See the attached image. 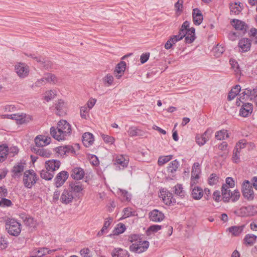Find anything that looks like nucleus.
<instances>
[{"mask_svg": "<svg viewBox=\"0 0 257 257\" xmlns=\"http://www.w3.org/2000/svg\"><path fill=\"white\" fill-rule=\"evenodd\" d=\"M234 213L240 216H252L257 213V207L250 205L243 206L235 211Z\"/></svg>", "mask_w": 257, "mask_h": 257, "instance_id": "0eeeda50", "label": "nucleus"}, {"mask_svg": "<svg viewBox=\"0 0 257 257\" xmlns=\"http://www.w3.org/2000/svg\"><path fill=\"white\" fill-rule=\"evenodd\" d=\"M164 214L157 209H154L149 213V218L154 222H161L164 219Z\"/></svg>", "mask_w": 257, "mask_h": 257, "instance_id": "a211bd4d", "label": "nucleus"}, {"mask_svg": "<svg viewBox=\"0 0 257 257\" xmlns=\"http://www.w3.org/2000/svg\"><path fill=\"white\" fill-rule=\"evenodd\" d=\"M179 166V163L178 161L176 160H174L169 164L167 171L168 173H174L177 171Z\"/></svg>", "mask_w": 257, "mask_h": 257, "instance_id": "c9c22d12", "label": "nucleus"}, {"mask_svg": "<svg viewBox=\"0 0 257 257\" xmlns=\"http://www.w3.org/2000/svg\"><path fill=\"white\" fill-rule=\"evenodd\" d=\"M55 249L49 250L47 248H40L35 250V253L39 254L42 257H46L45 255L47 254H51L52 252L55 251Z\"/></svg>", "mask_w": 257, "mask_h": 257, "instance_id": "58836bf2", "label": "nucleus"}, {"mask_svg": "<svg viewBox=\"0 0 257 257\" xmlns=\"http://www.w3.org/2000/svg\"><path fill=\"white\" fill-rule=\"evenodd\" d=\"M140 130L135 126L130 127L127 133L130 137H135L139 136Z\"/></svg>", "mask_w": 257, "mask_h": 257, "instance_id": "8fccbe9b", "label": "nucleus"}, {"mask_svg": "<svg viewBox=\"0 0 257 257\" xmlns=\"http://www.w3.org/2000/svg\"><path fill=\"white\" fill-rule=\"evenodd\" d=\"M231 24L237 30H240L242 32H245L246 30L247 25L246 24L239 20H232L231 22Z\"/></svg>", "mask_w": 257, "mask_h": 257, "instance_id": "393cba45", "label": "nucleus"}, {"mask_svg": "<svg viewBox=\"0 0 257 257\" xmlns=\"http://www.w3.org/2000/svg\"><path fill=\"white\" fill-rule=\"evenodd\" d=\"M74 198V195L72 191L64 190L61 195L60 200L62 203L68 204L72 202Z\"/></svg>", "mask_w": 257, "mask_h": 257, "instance_id": "4468645a", "label": "nucleus"}, {"mask_svg": "<svg viewBox=\"0 0 257 257\" xmlns=\"http://www.w3.org/2000/svg\"><path fill=\"white\" fill-rule=\"evenodd\" d=\"M60 162L57 160H50L45 162V167L48 171L54 173L60 166Z\"/></svg>", "mask_w": 257, "mask_h": 257, "instance_id": "6ab92c4d", "label": "nucleus"}, {"mask_svg": "<svg viewBox=\"0 0 257 257\" xmlns=\"http://www.w3.org/2000/svg\"><path fill=\"white\" fill-rule=\"evenodd\" d=\"M203 19L201 11L198 9H194V24L199 25Z\"/></svg>", "mask_w": 257, "mask_h": 257, "instance_id": "c756f323", "label": "nucleus"}, {"mask_svg": "<svg viewBox=\"0 0 257 257\" xmlns=\"http://www.w3.org/2000/svg\"><path fill=\"white\" fill-rule=\"evenodd\" d=\"M183 0H178L175 4V8L177 15H180L183 11Z\"/></svg>", "mask_w": 257, "mask_h": 257, "instance_id": "864d4df0", "label": "nucleus"}, {"mask_svg": "<svg viewBox=\"0 0 257 257\" xmlns=\"http://www.w3.org/2000/svg\"><path fill=\"white\" fill-rule=\"evenodd\" d=\"M57 91L55 90L47 91L45 93V99L47 101L53 99L56 96Z\"/></svg>", "mask_w": 257, "mask_h": 257, "instance_id": "de8ad7c7", "label": "nucleus"}, {"mask_svg": "<svg viewBox=\"0 0 257 257\" xmlns=\"http://www.w3.org/2000/svg\"><path fill=\"white\" fill-rule=\"evenodd\" d=\"M129 239L131 242H134L130 246V250L136 253H141L145 252L150 245L149 241L142 240L141 236L138 234L131 235Z\"/></svg>", "mask_w": 257, "mask_h": 257, "instance_id": "7ed1b4c3", "label": "nucleus"}, {"mask_svg": "<svg viewBox=\"0 0 257 257\" xmlns=\"http://www.w3.org/2000/svg\"><path fill=\"white\" fill-rule=\"evenodd\" d=\"M251 41L250 39L246 38L241 39L238 43L239 51L240 52H246L250 50Z\"/></svg>", "mask_w": 257, "mask_h": 257, "instance_id": "f8f14e48", "label": "nucleus"}, {"mask_svg": "<svg viewBox=\"0 0 257 257\" xmlns=\"http://www.w3.org/2000/svg\"><path fill=\"white\" fill-rule=\"evenodd\" d=\"M3 117L16 120L20 124L27 123L32 119L31 116H27L26 114H19L14 113L12 114H4L3 115Z\"/></svg>", "mask_w": 257, "mask_h": 257, "instance_id": "6e6552de", "label": "nucleus"}, {"mask_svg": "<svg viewBox=\"0 0 257 257\" xmlns=\"http://www.w3.org/2000/svg\"><path fill=\"white\" fill-rule=\"evenodd\" d=\"M25 224L30 227H33L35 226L36 222L33 217L29 216L25 222Z\"/></svg>", "mask_w": 257, "mask_h": 257, "instance_id": "0e129e2a", "label": "nucleus"}, {"mask_svg": "<svg viewBox=\"0 0 257 257\" xmlns=\"http://www.w3.org/2000/svg\"><path fill=\"white\" fill-rule=\"evenodd\" d=\"M175 193L177 195L180 197L184 196V192L182 186L181 184H177L174 187Z\"/></svg>", "mask_w": 257, "mask_h": 257, "instance_id": "5fc2aeb1", "label": "nucleus"}, {"mask_svg": "<svg viewBox=\"0 0 257 257\" xmlns=\"http://www.w3.org/2000/svg\"><path fill=\"white\" fill-rule=\"evenodd\" d=\"M212 132L211 129H207L204 134L197 135L195 137L196 143L200 146L204 145L209 139Z\"/></svg>", "mask_w": 257, "mask_h": 257, "instance_id": "9b49d317", "label": "nucleus"}, {"mask_svg": "<svg viewBox=\"0 0 257 257\" xmlns=\"http://www.w3.org/2000/svg\"><path fill=\"white\" fill-rule=\"evenodd\" d=\"M71 131L70 124L65 120H61L58 122L57 128L54 126L51 127L50 134L55 139L62 141L69 136Z\"/></svg>", "mask_w": 257, "mask_h": 257, "instance_id": "f03ea898", "label": "nucleus"}, {"mask_svg": "<svg viewBox=\"0 0 257 257\" xmlns=\"http://www.w3.org/2000/svg\"><path fill=\"white\" fill-rule=\"evenodd\" d=\"M74 152L72 146L70 145L61 146L58 148V152L61 154H67L68 153H73Z\"/></svg>", "mask_w": 257, "mask_h": 257, "instance_id": "e433bc0d", "label": "nucleus"}, {"mask_svg": "<svg viewBox=\"0 0 257 257\" xmlns=\"http://www.w3.org/2000/svg\"><path fill=\"white\" fill-rule=\"evenodd\" d=\"M94 142L93 135L90 133H85L82 136V142L86 147L91 146Z\"/></svg>", "mask_w": 257, "mask_h": 257, "instance_id": "a878e982", "label": "nucleus"}, {"mask_svg": "<svg viewBox=\"0 0 257 257\" xmlns=\"http://www.w3.org/2000/svg\"><path fill=\"white\" fill-rule=\"evenodd\" d=\"M125 226L123 223H119L113 230L114 234H119L123 233L125 230Z\"/></svg>", "mask_w": 257, "mask_h": 257, "instance_id": "09e8293b", "label": "nucleus"}, {"mask_svg": "<svg viewBox=\"0 0 257 257\" xmlns=\"http://www.w3.org/2000/svg\"><path fill=\"white\" fill-rule=\"evenodd\" d=\"M128 159L123 155L117 156L115 161V165L118 166L120 169L126 168L128 164Z\"/></svg>", "mask_w": 257, "mask_h": 257, "instance_id": "5701e85b", "label": "nucleus"}, {"mask_svg": "<svg viewBox=\"0 0 257 257\" xmlns=\"http://www.w3.org/2000/svg\"><path fill=\"white\" fill-rule=\"evenodd\" d=\"M82 257H91L92 256L91 251L88 248H84L80 251Z\"/></svg>", "mask_w": 257, "mask_h": 257, "instance_id": "052dcab7", "label": "nucleus"}, {"mask_svg": "<svg viewBox=\"0 0 257 257\" xmlns=\"http://www.w3.org/2000/svg\"><path fill=\"white\" fill-rule=\"evenodd\" d=\"M126 68V63L124 61H121L118 63L114 71L115 77L119 79L123 75Z\"/></svg>", "mask_w": 257, "mask_h": 257, "instance_id": "4be33fe9", "label": "nucleus"}, {"mask_svg": "<svg viewBox=\"0 0 257 257\" xmlns=\"http://www.w3.org/2000/svg\"><path fill=\"white\" fill-rule=\"evenodd\" d=\"M5 228L10 235L18 236L21 232L22 225L16 219L9 218L6 220Z\"/></svg>", "mask_w": 257, "mask_h": 257, "instance_id": "20e7f679", "label": "nucleus"}, {"mask_svg": "<svg viewBox=\"0 0 257 257\" xmlns=\"http://www.w3.org/2000/svg\"><path fill=\"white\" fill-rule=\"evenodd\" d=\"M159 197L162 198L163 202L166 205L173 204L176 202L173 194L164 189L160 191Z\"/></svg>", "mask_w": 257, "mask_h": 257, "instance_id": "9d476101", "label": "nucleus"}, {"mask_svg": "<svg viewBox=\"0 0 257 257\" xmlns=\"http://www.w3.org/2000/svg\"><path fill=\"white\" fill-rule=\"evenodd\" d=\"M56 113L59 116H63L66 114L67 105L63 100L59 99L55 103Z\"/></svg>", "mask_w": 257, "mask_h": 257, "instance_id": "ddd939ff", "label": "nucleus"}, {"mask_svg": "<svg viewBox=\"0 0 257 257\" xmlns=\"http://www.w3.org/2000/svg\"><path fill=\"white\" fill-rule=\"evenodd\" d=\"M253 110L252 104L250 103H243L239 111V114L243 117H247L250 115Z\"/></svg>", "mask_w": 257, "mask_h": 257, "instance_id": "aec40b11", "label": "nucleus"}, {"mask_svg": "<svg viewBox=\"0 0 257 257\" xmlns=\"http://www.w3.org/2000/svg\"><path fill=\"white\" fill-rule=\"evenodd\" d=\"M219 177L214 173L211 174L208 179V183L209 185L213 186L219 182Z\"/></svg>", "mask_w": 257, "mask_h": 257, "instance_id": "79ce46f5", "label": "nucleus"}, {"mask_svg": "<svg viewBox=\"0 0 257 257\" xmlns=\"http://www.w3.org/2000/svg\"><path fill=\"white\" fill-rule=\"evenodd\" d=\"M256 236L252 234H246L244 239V243L246 245L252 246L256 241Z\"/></svg>", "mask_w": 257, "mask_h": 257, "instance_id": "7c9ffc66", "label": "nucleus"}, {"mask_svg": "<svg viewBox=\"0 0 257 257\" xmlns=\"http://www.w3.org/2000/svg\"><path fill=\"white\" fill-rule=\"evenodd\" d=\"M112 257H129L128 251L120 248H114L111 252Z\"/></svg>", "mask_w": 257, "mask_h": 257, "instance_id": "cd10ccee", "label": "nucleus"}, {"mask_svg": "<svg viewBox=\"0 0 257 257\" xmlns=\"http://www.w3.org/2000/svg\"><path fill=\"white\" fill-rule=\"evenodd\" d=\"M89 160L90 164L93 166H97L99 164V161L98 158L94 155H92L89 157Z\"/></svg>", "mask_w": 257, "mask_h": 257, "instance_id": "680f3d73", "label": "nucleus"}, {"mask_svg": "<svg viewBox=\"0 0 257 257\" xmlns=\"http://www.w3.org/2000/svg\"><path fill=\"white\" fill-rule=\"evenodd\" d=\"M240 197V193L238 190H235L231 192L230 199L232 201L235 202L239 199Z\"/></svg>", "mask_w": 257, "mask_h": 257, "instance_id": "e2e57ef3", "label": "nucleus"}, {"mask_svg": "<svg viewBox=\"0 0 257 257\" xmlns=\"http://www.w3.org/2000/svg\"><path fill=\"white\" fill-rule=\"evenodd\" d=\"M248 35L253 39L255 43H257V29L256 28H251L248 32Z\"/></svg>", "mask_w": 257, "mask_h": 257, "instance_id": "4d7b16f0", "label": "nucleus"}, {"mask_svg": "<svg viewBox=\"0 0 257 257\" xmlns=\"http://www.w3.org/2000/svg\"><path fill=\"white\" fill-rule=\"evenodd\" d=\"M47 81L44 79V76L41 79L37 80L34 83V85L36 87H40L44 85L47 83Z\"/></svg>", "mask_w": 257, "mask_h": 257, "instance_id": "774afa93", "label": "nucleus"}, {"mask_svg": "<svg viewBox=\"0 0 257 257\" xmlns=\"http://www.w3.org/2000/svg\"><path fill=\"white\" fill-rule=\"evenodd\" d=\"M37 180V175L33 170H29L25 172L23 176V183L26 187L32 188Z\"/></svg>", "mask_w": 257, "mask_h": 257, "instance_id": "39448f33", "label": "nucleus"}, {"mask_svg": "<svg viewBox=\"0 0 257 257\" xmlns=\"http://www.w3.org/2000/svg\"><path fill=\"white\" fill-rule=\"evenodd\" d=\"M112 221V218L108 217V218H106L104 221V223L102 228L97 233V235L98 236H100L102 235L104 233H105L106 230L107 229V228L109 226V225L111 224Z\"/></svg>", "mask_w": 257, "mask_h": 257, "instance_id": "72a5a7b5", "label": "nucleus"}, {"mask_svg": "<svg viewBox=\"0 0 257 257\" xmlns=\"http://www.w3.org/2000/svg\"><path fill=\"white\" fill-rule=\"evenodd\" d=\"M242 192L244 197L247 200H252L253 199L254 197V192L248 181L246 180L243 182L242 186Z\"/></svg>", "mask_w": 257, "mask_h": 257, "instance_id": "1a4fd4ad", "label": "nucleus"}, {"mask_svg": "<svg viewBox=\"0 0 257 257\" xmlns=\"http://www.w3.org/2000/svg\"><path fill=\"white\" fill-rule=\"evenodd\" d=\"M32 151L36 155L44 158H50L52 155L51 150L43 147H33Z\"/></svg>", "mask_w": 257, "mask_h": 257, "instance_id": "dca6fc26", "label": "nucleus"}, {"mask_svg": "<svg viewBox=\"0 0 257 257\" xmlns=\"http://www.w3.org/2000/svg\"><path fill=\"white\" fill-rule=\"evenodd\" d=\"M162 228V226L160 225H153L150 226L147 230V232H156L160 230Z\"/></svg>", "mask_w": 257, "mask_h": 257, "instance_id": "69168bd1", "label": "nucleus"}, {"mask_svg": "<svg viewBox=\"0 0 257 257\" xmlns=\"http://www.w3.org/2000/svg\"><path fill=\"white\" fill-rule=\"evenodd\" d=\"M224 51V47L221 45L219 44H217L216 46L213 49V52L216 57H219L221 54H222Z\"/></svg>", "mask_w": 257, "mask_h": 257, "instance_id": "3c124183", "label": "nucleus"}, {"mask_svg": "<svg viewBox=\"0 0 257 257\" xmlns=\"http://www.w3.org/2000/svg\"><path fill=\"white\" fill-rule=\"evenodd\" d=\"M70 190H69L72 191V192L73 193V192L75 193H79L83 189L82 185L79 183H71L70 184Z\"/></svg>", "mask_w": 257, "mask_h": 257, "instance_id": "c03bdc74", "label": "nucleus"}, {"mask_svg": "<svg viewBox=\"0 0 257 257\" xmlns=\"http://www.w3.org/2000/svg\"><path fill=\"white\" fill-rule=\"evenodd\" d=\"M229 137L226 130H221L218 131L215 134V138L218 140H224Z\"/></svg>", "mask_w": 257, "mask_h": 257, "instance_id": "37998d69", "label": "nucleus"}, {"mask_svg": "<svg viewBox=\"0 0 257 257\" xmlns=\"http://www.w3.org/2000/svg\"><path fill=\"white\" fill-rule=\"evenodd\" d=\"M230 12L234 15H237L241 10V8L239 5H237V3L232 4L230 7Z\"/></svg>", "mask_w": 257, "mask_h": 257, "instance_id": "603ef678", "label": "nucleus"}, {"mask_svg": "<svg viewBox=\"0 0 257 257\" xmlns=\"http://www.w3.org/2000/svg\"><path fill=\"white\" fill-rule=\"evenodd\" d=\"M35 147H43L49 145L51 142V138L44 136H38L35 139Z\"/></svg>", "mask_w": 257, "mask_h": 257, "instance_id": "f3484780", "label": "nucleus"}, {"mask_svg": "<svg viewBox=\"0 0 257 257\" xmlns=\"http://www.w3.org/2000/svg\"><path fill=\"white\" fill-rule=\"evenodd\" d=\"M89 109L86 106H83L81 107L80 110V113L81 117L82 118L86 119L87 116L88 115Z\"/></svg>", "mask_w": 257, "mask_h": 257, "instance_id": "6e6d98bb", "label": "nucleus"}, {"mask_svg": "<svg viewBox=\"0 0 257 257\" xmlns=\"http://www.w3.org/2000/svg\"><path fill=\"white\" fill-rule=\"evenodd\" d=\"M12 205V201L8 199L2 198L0 200V206L1 207H9Z\"/></svg>", "mask_w": 257, "mask_h": 257, "instance_id": "bf43d9fd", "label": "nucleus"}, {"mask_svg": "<svg viewBox=\"0 0 257 257\" xmlns=\"http://www.w3.org/2000/svg\"><path fill=\"white\" fill-rule=\"evenodd\" d=\"M9 147L6 144L0 145V162H4L7 158Z\"/></svg>", "mask_w": 257, "mask_h": 257, "instance_id": "c85d7f7f", "label": "nucleus"}, {"mask_svg": "<svg viewBox=\"0 0 257 257\" xmlns=\"http://www.w3.org/2000/svg\"><path fill=\"white\" fill-rule=\"evenodd\" d=\"M54 173L46 170H42L40 172L41 177L46 180H51L54 177Z\"/></svg>", "mask_w": 257, "mask_h": 257, "instance_id": "4c0bfd02", "label": "nucleus"}, {"mask_svg": "<svg viewBox=\"0 0 257 257\" xmlns=\"http://www.w3.org/2000/svg\"><path fill=\"white\" fill-rule=\"evenodd\" d=\"M47 81L44 79V76L41 79L37 80L34 83V85L36 87H40L44 85L47 83Z\"/></svg>", "mask_w": 257, "mask_h": 257, "instance_id": "338daca9", "label": "nucleus"}, {"mask_svg": "<svg viewBox=\"0 0 257 257\" xmlns=\"http://www.w3.org/2000/svg\"><path fill=\"white\" fill-rule=\"evenodd\" d=\"M44 79L47 82L51 84H55L58 82V78L55 75L50 73H47L44 74Z\"/></svg>", "mask_w": 257, "mask_h": 257, "instance_id": "473e14b6", "label": "nucleus"}, {"mask_svg": "<svg viewBox=\"0 0 257 257\" xmlns=\"http://www.w3.org/2000/svg\"><path fill=\"white\" fill-rule=\"evenodd\" d=\"M15 71L20 78L24 79L29 75L30 68L25 63L17 62L15 65Z\"/></svg>", "mask_w": 257, "mask_h": 257, "instance_id": "423d86ee", "label": "nucleus"}, {"mask_svg": "<svg viewBox=\"0 0 257 257\" xmlns=\"http://www.w3.org/2000/svg\"><path fill=\"white\" fill-rule=\"evenodd\" d=\"M241 89V87L239 85H237L234 87H233L231 90L229 92L228 94L227 99L228 100H231L234 98V97L238 94Z\"/></svg>", "mask_w": 257, "mask_h": 257, "instance_id": "f704fd0d", "label": "nucleus"}, {"mask_svg": "<svg viewBox=\"0 0 257 257\" xmlns=\"http://www.w3.org/2000/svg\"><path fill=\"white\" fill-rule=\"evenodd\" d=\"M25 165V163L19 162L13 167L12 170L13 177H19L22 175L24 170Z\"/></svg>", "mask_w": 257, "mask_h": 257, "instance_id": "412c9836", "label": "nucleus"}, {"mask_svg": "<svg viewBox=\"0 0 257 257\" xmlns=\"http://www.w3.org/2000/svg\"><path fill=\"white\" fill-rule=\"evenodd\" d=\"M102 80L105 86L108 87L112 85L114 78L112 75L108 74L103 78Z\"/></svg>", "mask_w": 257, "mask_h": 257, "instance_id": "a18cd8bd", "label": "nucleus"}, {"mask_svg": "<svg viewBox=\"0 0 257 257\" xmlns=\"http://www.w3.org/2000/svg\"><path fill=\"white\" fill-rule=\"evenodd\" d=\"M67 172L63 171L59 172L55 178V184L56 187L62 186L68 177Z\"/></svg>", "mask_w": 257, "mask_h": 257, "instance_id": "2eb2a0df", "label": "nucleus"}, {"mask_svg": "<svg viewBox=\"0 0 257 257\" xmlns=\"http://www.w3.org/2000/svg\"><path fill=\"white\" fill-rule=\"evenodd\" d=\"M203 195V190L199 187H194V199L200 200Z\"/></svg>", "mask_w": 257, "mask_h": 257, "instance_id": "ea45409f", "label": "nucleus"}, {"mask_svg": "<svg viewBox=\"0 0 257 257\" xmlns=\"http://www.w3.org/2000/svg\"><path fill=\"white\" fill-rule=\"evenodd\" d=\"M222 200L224 202H228L230 200L231 192L227 186V185H223L221 188Z\"/></svg>", "mask_w": 257, "mask_h": 257, "instance_id": "bb28decb", "label": "nucleus"}, {"mask_svg": "<svg viewBox=\"0 0 257 257\" xmlns=\"http://www.w3.org/2000/svg\"><path fill=\"white\" fill-rule=\"evenodd\" d=\"M84 176L83 169L80 167H75L73 169L71 172V177L76 180L82 179Z\"/></svg>", "mask_w": 257, "mask_h": 257, "instance_id": "b1692460", "label": "nucleus"}, {"mask_svg": "<svg viewBox=\"0 0 257 257\" xmlns=\"http://www.w3.org/2000/svg\"><path fill=\"white\" fill-rule=\"evenodd\" d=\"M123 214L122 215L123 218H126L130 216L134 215L135 212L132 211V208L130 207H126L123 210Z\"/></svg>", "mask_w": 257, "mask_h": 257, "instance_id": "13d9d810", "label": "nucleus"}, {"mask_svg": "<svg viewBox=\"0 0 257 257\" xmlns=\"http://www.w3.org/2000/svg\"><path fill=\"white\" fill-rule=\"evenodd\" d=\"M190 23L185 21L182 24L179 31V34L170 37L165 44L166 49H170L172 46L178 41L185 37L186 43L190 44L193 42V27L190 28Z\"/></svg>", "mask_w": 257, "mask_h": 257, "instance_id": "f257e3e1", "label": "nucleus"}, {"mask_svg": "<svg viewBox=\"0 0 257 257\" xmlns=\"http://www.w3.org/2000/svg\"><path fill=\"white\" fill-rule=\"evenodd\" d=\"M172 155H168L165 156H161L158 160V164L159 166H162L170 161L172 159Z\"/></svg>", "mask_w": 257, "mask_h": 257, "instance_id": "49530a36", "label": "nucleus"}, {"mask_svg": "<svg viewBox=\"0 0 257 257\" xmlns=\"http://www.w3.org/2000/svg\"><path fill=\"white\" fill-rule=\"evenodd\" d=\"M201 170L200 164L198 163H194V184L195 181H196L199 178V175L201 174Z\"/></svg>", "mask_w": 257, "mask_h": 257, "instance_id": "a19ab883", "label": "nucleus"}, {"mask_svg": "<svg viewBox=\"0 0 257 257\" xmlns=\"http://www.w3.org/2000/svg\"><path fill=\"white\" fill-rule=\"evenodd\" d=\"M244 227V225L233 226L228 228V230L229 232L232 234V235L238 236L242 232Z\"/></svg>", "mask_w": 257, "mask_h": 257, "instance_id": "2f4dec72", "label": "nucleus"}]
</instances>
